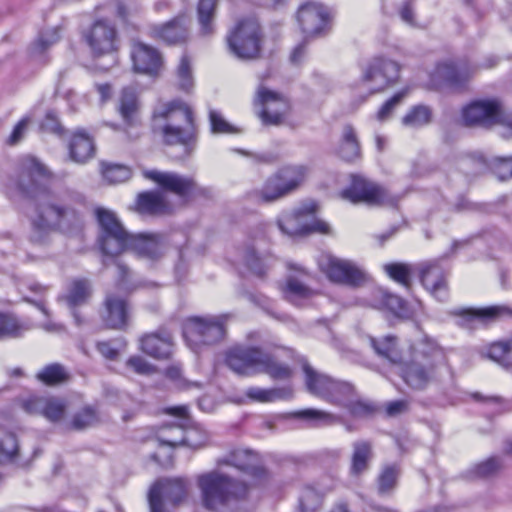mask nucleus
<instances>
[{
    "instance_id": "680f3d73",
    "label": "nucleus",
    "mask_w": 512,
    "mask_h": 512,
    "mask_svg": "<svg viewBox=\"0 0 512 512\" xmlns=\"http://www.w3.org/2000/svg\"><path fill=\"white\" fill-rule=\"evenodd\" d=\"M209 122L212 134H230L235 132L234 127L217 110H209Z\"/></svg>"
},
{
    "instance_id": "c9c22d12",
    "label": "nucleus",
    "mask_w": 512,
    "mask_h": 512,
    "mask_svg": "<svg viewBox=\"0 0 512 512\" xmlns=\"http://www.w3.org/2000/svg\"><path fill=\"white\" fill-rule=\"evenodd\" d=\"M223 462L255 477L264 474L263 468L256 464L255 456L247 450H236Z\"/></svg>"
},
{
    "instance_id": "79ce46f5",
    "label": "nucleus",
    "mask_w": 512,
    "mask_h": 512,
    "mask_svg": "<svg viewBox=\"0 0 512 512\" xmlns=\"http://www.w3.org/2000/svg\"><path fill=\"white\" fill-rule=\"evenodd\" d=\"M432 110L426 105H415L402 117V124L405 127L419 129L432 121Z\"/></svg>"
},
{
    "instance_id": "2eb2a0df",
    "label": "nucleus",
    "mask_w": 512,
    "mask_h": 512,
    "mask_svg": "<svg viewBox=\"0 0 512 512\" xmlns=\"http://www.w3.org/2000/svg\"><path fill=\"white\" fill-rule=\"evenodd\" d=\"M254 104L261 106L259 117L266 125H280L290 109L289 102L283 95L264 86H259Z\"/></svg>"
},
{
    "instance_id": "8fccbe9b",
    "label": "nucleus",
    "mask_w": 512,
    "mask_h": 512,
    "mask_svg": "<svg viewBox=\"0 0 512 512\" xmlns=\"http://www.w3.org/2000/svg\"><path fill=\"white\" fill-rule=\"evenodd\" d=\"M90 295V283L86 279H77L71 283L69 292L65 297L70 308H75L86 302Z\"/></svg>"
},
{
    "instance_id": "39448f33",
    "label": "nucleus",
    "mask_w": 512,
    "mask_h": 512,
    "mask_svg": "<svg viewBox=\"0 0 512 512\" xmlns=\"http://www.w3.org/2000/svg\"><path fill=\"white\" fill-rule=\"evenodd\" d=\"M227 366L236 374L251 377L266 374L274 380H287L292 369L286 363L258 346L240 345L231 348L226 355Z\"/></svg>"
},
{
    "instance_id": "f704fd0d",
    "label": "nucleus",
    "mask_w": 512,
    "mask_h": 512,
    "mask_svg": "<svg viewBox=\"0 0 512 512\" xmlns=\"http://www.w3.org/2000/svg\"><path fill=\"white\" fill-rule=\"evenodd\" d=\"M372 296L371 305L375 308L388 309L397 316L403 315L406 311L404 300L383 288H375Z\"/></svg>"
},
{
    "instance_id": "3c124183",
    "label": "nucleus",
    "mask_w": 512,
    "mask_h": 512,
    "mask_svg": "<svg viewBox=\"0 0 512 512\" xmlns=\"http://www.w3.org/2000/svg\"><path fill=\"white\" fill-rule=\"evenodd\" d=\"M60 30V26H55L53 28L41 31L31 46V53L33 55L41 54L49 49L52 45L57 43L61 37Z\"/></svg>"
},
{
    "instance_id": "58836bf2",
    "label": "nucleus",
    "mask_w": 512,
    "mask_h": 512,
    "mask_svg": "<svg viewBox=\"0 0 512 512\" xmlns=\"http://www.w3.org/2000/svg\"><path fill=\"white\" fill-rule=\"evenodd\" d=\"M255 194L263 203H273L289 195L276 173L270 175Z\"/></svg>"
},
{
    "instance_id": "a19ab883",
    "label": "nucleus",
    "mask_w": 512,
    "mask_h": 512,
    "mask_svg": "<svg viewBox=\"0 0 512 512\" xmlns=\"http://www.w3.org/2000/svg\"><path fill=\"white\" fill-rule=\"evenodd\" d=\"M29 330L14 314L0 312V341L19 338Z\"/></svg>"
},
{
    "instance_id": "774afa93",
    "label": "nucleus",
    "mask_w": 512,
    "mask_h": 512,
    "mask_svg": "<svg viewBox=\"0 0 512 512\" xmlns=\"http://www.w3.org/2000/svg\"><path fill=\"white\" fill-rule=\"evenodd\" d=\"M127 367L132 369L135 373L140 375H150L155 371L153 365L148 363L143 357L135 355L131 356L127 362Z\"/></svg>"
},
{
    "instance_id": "20e7f679",
    "label": "nucleus",
    "mask_w": 512,
    "mask_h": 512,
    "mask_svg": "<svg viewBox=\"0 0 512 512\" xmlns=\"http://www.w3.org/2000/svg\"><path fill=\"white\" fill-rule=\"evenodd\" d=\"M202 505L213 512H234L237 504L248 495V486L219 471L197 477Z\"/></svg>"
},
{
    "instance_id": "c85d7f7f",
    "label": "nucleus",
    "mask_w": 512,
    "mask_h": 512,
    "mask_svg": "<svg viewBox=\"0 0 512 512\" xmlns=\"http://www.w3.org/2000/svg\"><path fill=\"white\" fill-rule=\"evenodd\" d=\"M101 317L107 327L125 329L128 324V304L125 298L115 293H107Z\"/></svg>"
},
{
    "instance_id": "4be33fe9",
    "label": "nucleus",
    "mask_w": 512,
    "mask_h": 512,
    "mask_svg": "<svg viewBox=\"0 0 512 512\" xmlns=\"http://www.w3.org/2000/svg\"><path fill=\"white\" fill-rule=\"evenodd\" d=\"M419 277L423 286L440 302L448 299L446 271L440 260L428 261L418 266Z\"/></svg>"
},
{
    "instance_id": "37998d69",
    "label": "nucleus",
    "mask_w": 512,
    "mask_h": 512,
    "mask_svg": "<svg viewBox=\"0 0 512 512\" xmlns=\"http://www.w3.org/2000/svg\"><path fill=\"white\" fill-rule=\"evenodd\" d=\"M138 99L135 91L131 88H124L119 99V113L128 125H133L138 111Z\"/></svg>"
},
{
    "instance_id": "338daca9",
    "label": "nucleus",
    "mask_w": 512,
    "mask_h": 512,
    "mask_svg": "<svg viewBox=\"0 0 512 512\" xmlns=\"http://www.w3.org/2000/svg\"><path fill=\"white\" fill-rule=\"evenodd\" d=\"M501 468V462L498 457H490L487 460L477 464L472 472L476 477H490L497 473Z\"/></svg>"
},
{
    "instance_id": "a18cd8bd",
    "label": "nucleus",
    "mask_w": 512,
    "mask_h": 512,
    "mask_svg": "<svg viewBox=\"0 0 512 512\" xmlns=\"http://www.w3.org/2000/svg\"><path fill=\"white\" fill-rule=\"evenodd\" d=\"M284 298L295 306H301L304 300L312 296V290L295 278H289L283 289Z\"/></svg>"
},
{
    "instance_id": "5fc2aeb1",
    "label": "nucleus",
    "mask_w": 512,
    "mask_h": 512,
    "mask_svg": "<svg viewBox=\"0 0 512 512\" xmlns=\"http://www.w3.org/2000/svg\"><path fill=\"white\" fill-rule=\"evenodd\" d=\"M386 274L395 282L409 288L411 285V267L404 263H389L383 266Z\"/></svg>"
},
{
    "instance_id": "7c9ffc66",
    "label": "nucleus",
    "mask_w": 512,
    "mask_h": 512,
    "mask_svg": "<svg viewBox=\"0 0 512 512\" xmlns=\"http://www.w3.org/2000/svg\"><path fill=\"white\" fill-rule=\"evenodd\" d=\"M94 152L92 138L84 130H77L69 143L70 158L76 163H85L94 156Z\"/></svg>"
},
{
    "instance_id": "423d86ee",
    "label": "nucleus",
    "mask_w": 512,
    "mask_h": 512,
    "mask_svg": "<svg viewBox=\"0 0 512 512\" xmlns=\"http://www.w3.org/2000/svg\"><path fill=\"white\" fill-rule=\"evenodd\" d=\"M265 39L264 30L255 17L239 19L228 31V51L238 59L253 60L260 56Z\"/></svg>"
},
{
    "instance_id": "4c0bfd02",
    "label": "nucleus",
    "mask_w": 512,
    "mask_h": 512,
    "mask_svg": "<svg viewBox=\"0 0 512 512\" xmlns=\"http://www.w3.org/2000/svg\"><path fill=\"white\" fill-rule=\"evenodd\" d=\"M485 356L506 370L512 369V336L505 341L490 344Z\"/></svg>"
},
{
    "instance_id": "603ef678",
    "label": "nucleus",
    "mask_w": 512,
    "mask_h": 512,
    "mask_svg": "<svg viewBox=\"0 0 512 512\" xmlns=\"http://www.w3.org/2000/svg\"><path fill=\"white\" fill-rule=\"evenodd\" d=\"M18 441L16 435L11 432H7L0 438V463H12L18 458Z\"/></svg>"
},
{
    "instance_id": "4468645a",
    "label": "nucleus",
    "mask_w": 512,
    "mask_h": 512,
    "mask_svg": "<svg viewBox=\"0 0 512 512\" xmlns=\"http://www.w3.org/2000/svg\"><path fill=\"white\" fill-rule=\"evenodd\" d=\"M83 37L94 56L110 54L118 49L119 37L115 25L99 19L84 32Z\"/></svg>"
},
{
    "instance_id": "052dcab7",
    "label": "nucleus",
    "mask_w": 512,
    "mask_h": 512,
    "mask_svg": "<svg viewBox=\"0 0 512 512\" xmlns=\"http://www.w3.org/2000/svg\"><path fill=\"white\" fill-rule=\"evenodd\" d=\"M247 298L253 304L262 308L268 315L279 320L286 321L288 316L284 313H277L274 311V304L271 299L262 294L248 293Z\"/></svg>"
},
{
    "instance_id": "864d4df0",
    "label": "nucleus",
    "mask_w": 512,
    "mask_h": 512,
    "mask_svg": "<svg viewBox=\"0 0 512 512\" xmlns=\"http://www.w3.org/2000/svg\"><path fill=\"white\" fill-rule=\"evenodd\" d=\"M298 416L314 426H329L341 422V417L317 409L302 410L298 412Z\"/></svg>"
},
{
    "instance_id": "0e129e2a",
    "label": "nucleus",
    "mask_w": 512,
    "mask_h": 512,
    "mask_svg": "<svg viewBox=\"0 0 512 512\" xmlns=\"http://www.w3.org/2000/svg\"><path fill=\"white\" fill-rule=\"evenodd\" d=\"M490 165L499 180L504 181L512 177V156L494 157Z\"/></svg>"
},
{
    "instance_id": "e2e57ef3",
    "label": "nucleus",
    "mask_w": 512,
    "mask_h": 512,
    "mask_svg": "<svg viewBox=\"0 0 512 512\" xmlns=\"http://www.w3.org/2000/svg\"><path fill=\"white\" fill-rule=\"evenodd\" d=\"M179 85L182 90L189 91L193 86L191 61L188 56H182L177 68Z\"/></svg>"
},
{
    "instance_id": "dca6fc26",
    "label": "nucleus",
    "mask_w": 512,
    "mask_h": 512,
    "mask_svg": "<svg viewBox=\"0 0 512 512\" xmlns=\"http://www.w3.org/2000/svg\"><path fill=\"white\" fill-rule=\"evenodd\" d=\"M498 58L490 55L478 65H470L467 62H447L437 66V74L449 86L453 88L462 87L479 69H490L497 65Z\"/></svg>"
},
{
    "instance_id": "f3484780",
    "label": "nucleus",
    "mask_w": 512,
    "mask_h": 512,
    "mask_svg": "<svg viewBox=\"0 0 512 512\" xmlns=\"http://www.w3.org/2000/svg\"><path fill=\"white\" fill-rule=\"evenodd\" d=\"M400 66L390 59L375 58L363 70L362 79L371 83L369 93L374 94L395 83L399 77Z\"/></svg>"
},
{
    "instance_id": "72a5a7b5",
    "label": "nucleus",
    "mask_w": 512,
    "mask_h": 512,
    "mask_svg": "<svg viewBox=\"0 0 512 512\" xmlns=\"http://www.w3.org/2000/svg\"><path fill=\"white\" fill-rule=\"evenodd\" d=\"M353 453L351 457L350 471L353 475H359L366 471L369 462L373 458V445L368 440H358L352 444Z\"/></svg>"
},
{
    "instance_id": "7ed1b4c3",
    "label": "nucleus",
    "mask_w": 512,
    "mask_h": 512,
    "mask_svg": "<svg viewBox=\"0 0 512 512\" xmlns=\"http://www.w3.org/2000/svg\"><path fill=\"white\" fill-rule=\"evenodd\" d=\"M401 375L412 389L424 390L430 384L454 386V373L443 350L434 343H425L414 358L406 363Z\"/></svg>"
},
{
    "instance_id": "393cba45",
    "label": "nucleus",
    "mask_w": 512,
    "mask_h": 512,
    "mask_svg": "<svg viewBox=\"0 0 512 512\" xmlns=\"http://www.w3.org/2000/svg\"><path fill=\"white\" fill-rule=\"evenodd\" d=\"M22 407L29 414L42 415L55 423L64 417L67 402L57 397L31 396L23 401Z\"/></svg>"
},
{
    "instance_id": "de8ad7c7",
    "label": "nucleus",
    "mask_w": 512,
    "mask_h": 512,
    "mask_svg": "<svg viewBox=\"0 0 512 512\" xmlns=\"http://www.w3.org/2000/svg\"><path fill=\"white\" fill-rule=\"evenodd\" d=\"M217 0H199L198 3V21L200 31L203 35H211L214 32L213 19Z\"/></svg>"
},
{
    "instance_id": "ddd939ff",
    "label": "nucleus",
    "mask_w": 512,
    "mask_h": 512,
    "mask_svg": "<svg viewBox=\"0 0 512 512\" xmlns=\"http://www.w3.org/2000/svg\"><path fill=\"white\" fill-rule=\"evenodd\" d=\"M320 270L334 283L359 287L365 281V273L352 261L322 254L318 259Z\"/></svg>"
},
{
    "instance_id": "9d476101",
    "label": "nucleus",
    "mask_w": 512,
    "mask_h": 512,
    "mask_svg": "<svg viewBox=\"0 0 512 512\" xmlns=\"http://www.w3.org/2000/svg\"><path fill=\"white\" fill-rule=\"evenodd\" d=\"M308 391L330 403L342 406L348 397L354 395V387L349 382L335 380L326 374L315 371L309 364L303 365Z\"/></svg>"
},
{
    "instance_id": "9b49d317",
    "label": "nucleus",
    "mask_w": 512,
    "mask_h": 512,
    "mask_svg": "<svg viewBox=\"0 0 512 512\" xmlns=\"http://www.w3.org/2000/svg\"><path fill=\"white\" fill-rule=\"evenodd\" d=\"M315 212L316 205L311 203L293 213L284 214L277 220L278 228L282 233L291 237L307 235L312 232L328 234L329 225L315 219Z\"/></svg>"
},
{
    "instance_id": "1a4fd4ad",
    "label": "nucleus",
    "mask_w": 512,
    "mask_h": 512,
    "mask_svg": "<svg viewBox=\"0 0 512 512\" xmlns=\"http://www.w3.org/2000/svg\"><path fill=\"white\" fill-rule=\"evenodd\" d=\"M189 485L184 477L157 480L148 494L150 512H171L187 498Z\"/></svg>"
},
{
    "instance_id": "bf43d9fd",
    "label": "nucleus",
    "mask_w": 512,
    "mask_h": 512,
    "mask_svg": "<svg viewBox=\"0 0 512 512\" xmlns=\"http://www.w3.org/2000/svg\"><path fill=\"white\" fill-rule=\"evenodd\" d=\"M342 406L345 407L355 418L368 417L375 411V407L371 403L359 399H354V395L348 397V399L343 402Z\"/></svg>"
},
{
    "instance_id": "a211bd4d",
    "label": "nucleus",
    "mask_w": 512,
    "mask_h": 512,
    "mask_svg": "<svg viewBox=\"0 0 512 512\" xmlns=\"http://www.w3.org/2000/svg\"><path fill=\"white\" fill-rule=\"evenodd\" d=\"M191 18L185 12L171 20L149 27V36L169 45L184 44L189 39Z\"/></svg>"
},
{
    "instance_id": "6e6d98bb",
    "label": "nucleus",
    "mask_w": 512,
    "mask_h": 512,
    "mask_svg": "<svg viewBox=\"0 0 512 512\" xmlns=\"http://www.w3.org/2000/svg\"><path fill=\"white\" fill-rule=\"evenodd\" d=\"M98 422L99 417L96 410L86 406L73 416L70 425L72 429L81 431L96 425Z\"/></svg>"
},
{
    "instance_id": "6e6552de",
    "label": "nucleus",
    "mask_w": 512,
    "mask_h": 512,
    "mask_svg": "<svg viewBox=\"0 0 512 512\" xmlns=\"http://www.w3.org/2000/svg\"><path fill=\"white\" fill-rule=\"evenodd\" d=\"M96 217L100 226L98 243L102 253L107 257H116L128 251L132 233H128L114 212L97 208Z\"/></svg>"
},
{
    "instance_id": "cd10ccee",
    "label": "nucleus",
    "mask_w": 512,
    "mask_h": 512,
    "mask_svg": "<svg viewBox=\"0 0 512 512\" xmlns=\"http://www.w3.org/2000/svg\"><path fill=\"white\" fill-rule=\"evenodd\" d=\"M297 19L306 37L317 36L327 24L328 13L323 5L308 2L299 8Z\"/></svg>"
},
{
    "instance_id": "f03ea898",
    "label": "nucleus",
    "mask_w": 512,
    "mask_h": 512,
    "mask_svg": "<svg viewBox=\"0 0 512 512\" xmlns=\"http://www.w3.org/2000/svg\"><path fill=\"white\" fill-rule=\"evenodd\" d=\"M152 131L168 146H181L190 155L197 146L198 129L192 109L181 100L157 107L152 116Z\"/></svg>"
},
{
    "instance_id": "473e14b6",
    "label": "nucleus",
    "mask_w": 512,
    "mask_h": 512,
    "mask_svg": "<svg viewBox=\"0 0 512 512\" xmlns=\"http://www.w3.org/2000/svg\"><path fill=\"white\" fill-rule=\"evenodd\" d=\"M276 175L288 194L297 190L309 174V168L305 165H286L278 169Z\"/></svg>"
},
{
    "instance_id": "ea45409f",
    "label": "nucleus",
    "mask_w": 512,
    "mask_h": 512,
    "mask_svg": "<svg viewBox=\"0 0 512 512\" xmlns=\"http://www.w3.org/2000/svg\"><path fill=\"white\" fill-rule=\"evenodd\" d=\"M370 343L376 354L391 364H398L401 361V354L397 349L396 338L386 336L382 339L370 338Z\"/></svg>"
},
{
    "instance_id": "2f4dec72",
    "label": "nucleus",
    "mask_w": 512,
    "mask_h": 512,
    "mask_svg": "<svg viewBox=\"0 0 512 512\" xmlns=\"http://www.w3.org/2000/svg\"><path fill=\"white\" fill-rule=\"evenodd\" d=\"M260 241L248 246L244 252V262L247 268L257 277H264L267 269L273 262V257L268 252H260Z\"/></svg>"
},
{
    "instance_id": "aec40b11",
    "label": "nucleus",
    "mask_w": 512,
    "mask_h": 512,
    "mask_svg": "<svg viewBox=\"0 0 512 512\" xmlns=\"http://www.w3.org/2000/svg\"><path fill=\"white\" fill-rule=\"evenodd\" d=\"M335 484L331 475H323L316 482L303 485L298 498L300 512H318L324 496L334 489Z\"/></svg>"
},
{
    "instance_id": "0eeeda50",
    "label": "nucleus",
    "mask_w": 512,
    "mask_h": 512,
    "mask_svg": "<svg viewBox=\"0 0 512 512\" xmlns=\"http://www.w3.org/2000/svg\"><path fill=\"white\" fill-rule=\"evenodd\" d=\"M226 317L194 316L186 319L183 324V337L189 348L198 352L202 346L213 345L225 336Z\"/></svg>"
},
{
    "instance_id": "49530a36",
    "label": "nucleus",
    "mask_w": 512,
    "mask_h": 512,
    "mask_svg": "<svg viewBox=\"0 0 512 512\" xmlns=\"http://www.w3.org/2000/svg\"><path fill=\"white\" fill-rule=\"evenodd\" d=\"M289 390L286 388H260L249 387L245 391V395L254 402L269 403L282 400L288 397Z\"/></svg>"
},
{
    "instance_id": "69168bd1",
    "label": "nucleus",
    "mask_w": 512,
    "mask_h": 512,
    "mask_svg": "<svg viewBox=\"0 0 512 512\" xmlns=\"http://www.w3.org/2000/svg\"><path fill=\"white\" fill-rule=\"evenodd\" d=\"M406 94L407 91L403 90L396 93L389 100H387L378 110L376 114L377 120L380 122L388 120L392 116L395 108L402 102Z\"/></svg>"
},
{
    "instance_id": "bb28decb",
    "label": "nucleus",
    "mask_w": 512,
    "mask_h": 512,
    "mask_svg": "<svg viewBox=\"0 0 512 512\" xmlns=\"http://www.w3.org/2000/svg\"><path fill=\"white\" fill-rule=\"evenodd\" d=\"M131 59L133 69L142 74L155 76L162 66V56L160 52L143 42L135 41L131 47Z\"/></svg>"
},
{
    "instance_id": "4d7b16f0",
    "label": "nucleus",
    "mask_w": 512,
    "mask_h": 512,
    "mask_svg": "<svg viewBox=\"0 0 512 512\" xmlns=\"http://www.w3.org/2000/svg\"><path fill=\"white\" fill-rule=\"evenodd\" d=\"M102 174L106 181L118 184L127 181L131 177L129 167L120 164H103Z\"/></svg>"
},
{
    "instance_id": "b1692460",
    "label": "nucleus",
    "mask_w": 512,
    "mask_h": 512,
    "mask_svg": "<svg viewBox=\"0 0 512 512\" xmlns=\"http://www.w3.org/2000/svg\"><path fill=\"white\" fill-rule=\"evenodd\" d=\"M509 313V308L502 305L485 308H461L452 312L459 318L457 324L466 329H475L478 324H488Z\"/></svg>"
},
{
    "instance_id": "412c9836",
    "label": "nucleus",
    "mask_w": 512,
    "mask_h": 512,
    "mask_svg": "<svg viewBox=\"0 0 512 512\" xmlns=\"http://www.w3.org/2000/svg\"><path fill=\"white\" fill-rule=\"evenodd\" d=\"M501 106L496 100H477L463 108L462 117L467 126L489 127L498 122Z\"/></svg>"
},
{
    "instance_id": "f8f14e48",
    "label": "nucleus",
    "mask_w": 512,
    "mask_h": 512,
    "mask_svg": "<svg viewBox=\"0 0 512 512\" xmlns=\"http://www.w3.org/2000/svg\"><path fill=\"white\" fill-rule=\"evenodd\" d=\"M341 196L354 204L394 206L398 201L384 187L358 175L352 176L350 186L341 192Z\"/></svg>"
},
{
    "instance_id": "5701e85b",
    "label": "nucleus",
    "mask_w": 512,
    "mask_h": 512,
    "mask_svg": "<svg viewBox=\"0 0 512 512\" xmlns=\"http://www.w3.org/2000/svg\"><path fill=\"white\" fill-rule=\"evenodd\" d=\"M139 349L154 359L168 360L174 350L172 334L165 328L146 333L139 338Z\"/></svg>"
},
{
    "instance_id": "09e8293b",
    "label": "nucleus",
    "mask_w": 512,
    "mask_h": 512,
    "mask_svg": "<svg viewBox=\"0 0 512 512\" xmlns=\"http://www.w3.org/2000/svg\"><path fill=\"white\" fill-rule=\"evenodd\" d=\"M36 377L45 385L55 386L65 383L69 379V374L61 364L53 363L40 370Z\"/></svg>"
},
{
    "instance_id": "e433bc0d",
    "label": "nucleus",
    "mask_w": 512,
    "mask_h": 512,
    "mask_svg": "<svg viewBox=\"0 0 512 512\" xmlns=\"http://www.w3.org/2000/svg\"><path fill=\"white\" fill-rule=\"evenodd\" d=\"M338 154L346 162H354L361 157V148L354 128L345 125Z\"/></svg>"
},
{
    "instance_id": "a878e982",
    "label": "nucleus",
    "mask_w": 512,
    "mask_h": 512,
    "mask_svg": "<svg viewBox=\"0 0 512 512\" xmlns=\"http://www.w3.org/2000/svg\"><path fill=\"white\" fill-rule=\"evenodd\" d=\"M166 249L165 238L159 233L131 234L128 250L138 257L157 260L161 258Z\"/></svg>"
},
{
    "instance_id": "c03bdc74",
    "label": "nucleus",
    "mask_w": 512,
    "mask_h": 512,
    "mask_svg": "<svg viewBox=\"0 0 512 512\" xmlns=\"http://www.w3.org/2000/svg\"><path fill=\"white\" fill-rule=\"evenodd\" d=\"M171 429H175L177 432L181 434L179 438H166L165 436L159 437V442L161 445H168L171 447H177L180 445H187L189 447H192L194 449L201 447L205 441L206 436L203 435L201 440H197L195 436L199 434L198 430L191 429L188 431H183L181 428L173 426Z\"/></svg>"
},
{
    "instance_id": "c756f323",
    "label": "nucleus",
    "mask_w": 512,
    "mask_h": 512,
    "mask_svg": "<svg viewBox=\"0 0 512 512\" xmlns=\"http://www.w3.org/2000/svg\"><path fill=\"white\" fill-rule=\"evenodd\" d=\"M136 205L137 211L146 215H164L171 210L170 204L160 191H146L138 194Z\"/></svg>"
},
{
    "instance_id": "13d9d810",
    "label": "nucleus",
    "mask_w": 512,
    "mask_h": 512,
    "mask_svg": "<svg viewBox=\"0 0 512 512\" xmlns=\"http://www.w3.org/2000/svg\"><path fill=\"white\" fill-rule=\"evenodd\" d=\"M398 475L399 467L396 464L385 466L378 477L379 494L385 495L390 493L396 485Z\"/></svg>"
},
{
    "instance_id": "f257e3e1",
    "label": "nucleus",
    "mask_w": 512,
    "mask_h": 512,
    "mask_svg": "<svg viewBox=\"0 0 512 512\" xmlns=\"http://www.w3.org/2000/svg\"><path fill=\"white\" fill-rule=\"evenodd\" d=\"M52 174L36 158H29L19 178V189L33 200L29 215V239L37 245H46L54 231H66L80 224V215L66 202L64 195L51 189Z\"/></svg>"
},
{
    "instance_id": "6ab92c4d",
    "label": "nucleus",
    "mask_w": 512,
    "mask_h": 512,
    "mask_svg": "<svg viewBox=\"0 0 512 512\" xmlns=\"http://www.w3.org/2000/svg\"><path fill=\"white\" fill-rule=\"evenodd\" d=\"M143 174L145 178L155 182L162 190L171 192L181 198H187L198 191V185L192 177L158 170H146Z\"/></svg>"
}]
</instances>
